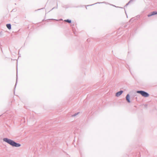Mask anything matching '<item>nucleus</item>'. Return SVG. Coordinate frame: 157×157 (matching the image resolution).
I'll return each mask as SVG.
<instances>
[{
    "instance_id": "f257e3e1",
    "label": "nucleus",
    "mask_w": 157,
    "mask_h": 157,
    "mask_svg": "<svg viewBox=\"0 0 157 157\" xmlns=\"http://www.w3.org/2000/svg\"><path fill=\"white\" fill-rule=\"evenodd\" d=\"M3 141L5 142L11 146L13 147H19L21 146V144L19 143H17L11 139H9L7 138H4L3 139Z\"/></svg>"
},
{
    "instance_id": "f03ea898",
    "label": "nucleus",
    "mask_w": 157,
    "mask_h": 157,
    "mask_svg": "<svg viewBox=\"0 0 157 157\" xmlns=\"http://www.w3.org/2000/svg\"><path fill=\"white\" fill-rule=\"evenodd\" d=\"M136 93L140 94L142 96L144 97H148L149 95L148 93L143 90H138L136 91Z\"/></svg>"
},
{
    "instance_id": "7ed1b4c3",
    "label": "nucleus",
    "mask_w": 157,
    "mask_h": 157,
    "mask_svg": "<svg viewBox=\"0 0 157 157\" xmlns=\"http://www.w3.org/2000/svg\"><path fill=\"white\" fill-rule=\"evenodd\" d=\"M156 14H157V11H154L151 12L150 13L148 14L147 16L148 17H150L151 16H153V15H156Z\"/></svg>"
},
{
    "instance_id": "20e7f679",
    "label": "nucleus",
    "mask_w": 157,
    "mask_h": 157,
    "mask_svg": "<svg viewBox=\"0 0 157 157\" xmlns=\"http://www.w3.org/2000/svg\"><path fill=\"white\" fill-rule=\"evenodd\" d=\"M126 100L127 101L128 103H130L131 102V101H130V96L129 94H128L125 97Z\"/></svg>"
},
{
    "instance_id": "39448f33",
    "label": "nucleus",
    "mask_w": 157,
    "mask_h": 157,
    "mask_svg": "<svg viewBox=\"0 0 157 157\" xmlns=\"http://www.w3.org/2000/svg\"><path fill=\"white\" fill-rule=\"evenodd\" d=\"M123 92V90H121L116 93V96L117 97H118L120 96Z\"/></svg>"
},
{
    "instance_id": "423d86ee",
    "label": "nucleus",
    "mask_w": 157,
    "mask_h": 157,
    "mask_svg": "<svg viewBox=\"0 0 157 157\" xmlns=\"http://www.w3.org/2000/svg\"><path fill=\"white\" fill-rule=\"evenodd\" d=\"M6 26L8 29L9 30H10L11 29V25L10 24H7Z\"/></svg>"
},
{
    "instance_id": "0eeeda50",
    "label": "nucleus",
    "mask_w": 157,
    "mask_h": 157,
    "mask_svg": "<svg viewBox=\"0 0 157 157\" xmlns=\"http://www.w3.org/2000/svg\"><path fill=\"white\" fill-rule=\"evenodd\" d=\"M64 21L66 22L69 23H71V20H70L69 19H67V20H65Z\"/></svg>"
},
{
    "instance_id": "6e6552de",
    "label": "nucleus",
    "mask_w": 157,
    "mask_h": 157,
    "mask_svg": "<svg viewBox=\"0 0 157 157\" xmlns=\"http://www.w3.org/2000/svg\"><path fill=\"white\" fill-rule=\"evenodd\" d=\"M17 74H16V82L15 86V88L16 87V86L17 85Z\"/></svg>"
},
{
    "instance_id": "1a4fd4ad",
    "label": "nucleus",
    "mask_w": 157,
    "mask_h": 157,
    "mask_svg": "<svg viewBox=\"0 0 157 157\" xmlns=\"http://www.w3.org/2000/svg\"><path fill=\"white\" fill-rule=\"evenodd\" d=\"M79 113V112H78V113H75L73 115H72V117H75Z\"/></svg>"
},
{
    "instance_id": "9d476101",
    "label": "nucleus",
    "mask_w": 157,
    "mask_h": 157,
    "mask_svg": "<svg viewBox=\"0 0 157 157\" xmlns=\"http://www.w3.org/2000/svg\"><path fill=\"white\" fill-rule=\"evenodd\" d=\"M101 3V2H98V3H95V4H92V5H88V6H92V5H94V4H97V3Z\"/></svg>"
},
{
    "instance_id": "9b49d317",
    "label": "nucleus",
    "mask_w": 157,
    "mask_h": 157,
    "mask_svg": "<svg viewBox=\"0 0 157 157\" xmlns=\"http://www.w3.org/2000/svg\"><path fill=\"white\" fill-rule=\"evenodd\" d=\"M134 0H130V1H129V3H130L131 2H133V1Z\"/></svg>"
},
{
    "instance_id": "f8f14e48",
    "label": "nucleus",
    "mask_w": 157,
    "mask_h": 157,
    "mask_svg": "<svg viewBox=\"0 0 157 157\" xmlns=\"http://www.w3.org/2000/svg\"><path fill=\"white\" fill-rule=\"evenodd\" d=\"M134 0H130V1H129V3H130L131 2H133V1Z\"/></svg>"
},
{
    "instance_id": "ddd939ff",
    "label": "nucleus",
    "mask_w": 157,
    "mask_h": 157,
    "mask_svg": "<svg viewBox=\"0 0 157 157\" xmlns=\"http://www.w3.org/2000/svg\"><path fill=\"white\" fill-rule=\"evenodd\" d=\"M133 19V18H131V19L130 20V21H130H130H133L132 20Z\"/></svg>"
},
{
    "instance_id": "4468645a",
    "label": "nucleus",
    "mask_w": 157,
    "mask_h": 157,
    "mask_svg": "<svg viewBox=\"0 0 157 157\" xmlns=\"http://www.w3.org/2000/svg\"><path fill=\"white\" fill-rule=\"evenodd\" d=\"M129 2H128V3H127L126 4V6H128V5L129 4Z\"/></svg>"
},
{
    "instance_id": "2eb2a0df",
    "label": "nucleus",
    "mask_w": 157,
    "mask_h": 157,
    "mask_svg": "<svg viewBox=\"0 0 157 157\" xmlns=\"http://www.w3.org/2000/svg\"><path fill=\"white\" fill-rule=\"evenodd\" d=\"M55 8V7H53V8H52V9L51 10H53Z\"/></svg>"
}]
</instances>
